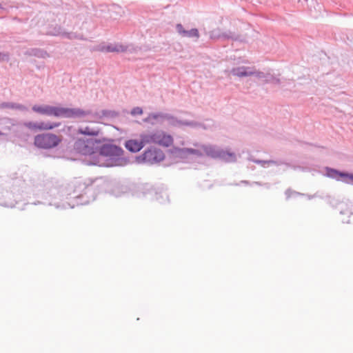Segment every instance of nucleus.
Returning <instances> with one entry per match:
<instances>
[{"instance_id":"e433bc0d","label":"nucleus","mask_w":353,"mask_h":353,"mask_svg":"<svg viewBox=\"0 0 353 353\" xmlns=\"http://www.w3.org/2000/svg\"><path fill=\"white\" fill-rule=\"evenodd\" d=\"M181 144L182 145H185L184 141H182V142L181 143Z\"/></svg>"},{"instance_id":"bb28decb","label":"nucleus","mask_w":353,"mask_h":353,"mask_svg":"<svg viewBox=\"0 0 353 353\" xmlns=\"http://www.w3.org/2000/svg\"><path fill=\"white\" fill-rule=\"evenodd\" d=\"M167 113L163 112H156L151 113V117H152V119L154 120H165Z\"/></svg>"},{"instance_id":"f3484780","label":"nucleus","mask_w":353,"mask_h":353,"mask_svg":"<svg viewBox=\"0 0 353 353\" xmlns=\"http://www.w3.org/2000/svg\"><path fill=\"white\" fill-rule=\"evenodd\" d=\"M91 114L89 115H91L92 117L97 119H101L104 117L106 118H116L119 116V113L114 110H103L99 112H92L91 110Z\"/></svg>"},{"instance_id":"20e7f679","label":"nucleus","mask_w":353,"mask_h":353,"mask_svg":"<svg viewBox=\"0 0 353 353\" xmlns=\"http://www.w3.org/2000/svg\"><path fill=\"white\" fill-rule=\"evenodd\" d=\"M141 140L147 144L154 143L163 147H169L173 143V137L161 130L149 131L140 134Z\"/></svg>"},{"instance_id":"aec40b11","label":"nucleus","mask_w":353,"mask_h":353,"mask_svg":"<svg viewBox=\"0 0 353 353\" xmlns=\"http://www.w3.org/2000/svg\"><path fill=\"white\" fill-rule=\"evenodd\" d=\"M1 108H8L18 110L22 112L28 110V108L22 104L13 102H3L0 104Z\"/></svg>"},{"instance_id":"1a4fd4ad","label":"nucleus","mask_w":353,"mask_h":353,"mask_svg":"<svg viewBox=\"0 0 353 353\" xmlns=\"http://www.w3.org/2000/svg\"><path fill=\"white\" fill-rule=\"evenodd\" d=\"M101 132V128L97 125V122L91 121L89 122L87 125H82L79 126L77 129V134L96 137L98 136Z\"/></svg>"},{"instance_id":"4468645a","label":"nucleus","mask_w":353,"mask_h":353,"mask_svg":"<svg viewBox=\"0 0 353 353\" xmlns=\"http://www.w3.org/2000/svg\"><path fill=\"white\" fill-rule=\"evenodd\" d=\"M49 34L54 36L61 35L65 38L69 39H79V40H85V39L83 37V34H77L76 32H63L60 27L55 28L54 31L49 32Z\"/></svg>"},{"instance_id":"393cba45","label":"nucleus","mask_w":353,"mask_h":353,"mask_svg":"<svg viewBox=\"0 0 353 353\" xmlns=\"http://www.w3.org/2000/svg\"><path fill=\"white\" fill-rule=\"evenodd\" d=\"M341 181L346 183L353 185V174L345 172L343 179H341Z\"/></svg>"},{"instance_id":"f03ea898","label":"nucleus","mask_w":353,"mask_h":353,"mask_svg":"<svg viewBox=\"0 0 353 353\" xmlns=\"http://www.w3.org/2000/svg\"><path fill=\"white\" fill-rule=\"evenodd\" d=\"M194 146H199V149L179 148L173 146L170 153L173 157L180 159L184 163H189L193 160V157L201 158L204 154L212 159H219L225 163L236 161V156L234 152L214 145H199L194 143Z\"/></svg>"},{"instance_id":"4c0bfd02","label":"nucleus","mask_w":353,"mask_h":353,"mask_svg":"<svg viewBox=\"0 0 353 353\" xmlns=\"http://www.w3.org/2000/svg\"><path fill=\"white\" fill-rule=\"evenodd\" d=\"M3 134H4V133H3V132H1L0 131V136L3 135Z\"/></svg>"},{"instance_id":"423d86ee","label":"nucleus","mask_w":353,"mask_h":353,"mask_svg":"<svg viewBox=\"0 0 353 353\" xmlns=\"http://www.w3.org/2000/svg\"><path fill=\"white\" fill-rule=\"evenodd\" d=\"M139 158H141L142 161L144 163L154 164L163 161L165 155L161 149L151 147L146 150Z\"/></svg>"},{"instance_id":"cd10ccee","label":"nucleus","mask_w":353,"mask_h":353,"mask_svg":"<svg viewBox=\"0 0 353 353\" xmlns=\"http://www.w3.org/2000/svg\"><path fill=\"white\" fill-rule=\"evenodd\" d=\"M130 114L132 116L141 115L143 114V110L140 107H135L131 110Z\"/></svg>"},{"instance_id":"ddd939ff","label":"nucleus","mask_w":353,"mask_h":353,"mask_svg":"<svg viewBox=\"0 0 353 353\" xmlns=\"http://www.w3.org/2000/svg\"><path fill=\"white\" fill-rule=\"evenodd\" d=\"M17 121V120L8 117L1 118L0 131L4 133L3 135L7 134L8 132H12Z\"/></svg>"},{"instance_id":"a878e982","label":"nucleus","mask_w":353,"mask_h":353,"mask_svg":"<svg viewBox=\"0 0 353 353\" xmlns=\"http://www.w3.org/2000/svg\"><path fill=\"white\" fill-rule=\"evenodd\" d=\"M276 165V166H279V165H285L288 168L291 167L290 163H286V162H285V161H283L282 160H277V161L269 160V165Z\"/></svg>"},{"instance_id":"7ed1b4c3","label":"nucleus","mask_w":353,"mask_h":353,"mask_svg":"<svg viewBox=\"0 0 353 353\" xmlns=\"http://www.w3.org/2000/svg\"><path fill=\"white\" fill-rule=\"evenodd\" d=\"M32 110L42 115L65 119H80L91 114L90 111H84L79 108H70L50 105H34Z\"/></svg>"},{"instance_id":"f704fd0d","label":"nucleus","mask_w":353,"mask_h":353,"mask_svg":"<svg viewBox=\"0 0 353 353\" xmlns=\"http://www.w3.org/2000/svg\"><path fill=\"white\" fill-rule=\"evenodd\" d=\"M241 183L248 185V184H250V182L248 181L243 180V181H241Z\"/></svg>"},{"instance_id":"f8f14e48","label":"nucleus","mask_w":353,"mask_h":353,"mask_svg":"<svg viewBox=\"0 0 353 353\" xmlns=\"http://www.w3.org/2000/svg\"><path fill=\"white\" fill-rule=\"evenodd\" d=\"M253 67L239 66L232 68L230 73L240 78L252 76Z\"/></svg>"},{"instance_id":"2f4dec72","label":"nucleus","mask_w":353,"mask_h":353,"mask_svg":"<svg viewBox=\"0 0 353 353\" xmlns=\"http://www.w3.org/2000/svg\"><path fill=\"white\" fill-rule=\"evenodd\" d=\"M152 117H151V113H150V114H149V115H148V117H146V118H145V119H143V122H145V123H151V124L154 125V122H152Z\"/></svg>"},{"instance_id":"7c9ffc66","label":"nucleus","mask_w":353,"mask_h":353,"mask_svg":"<svg viewBox=\"0 0 353 353\" xmlns=\"http://www.w3.org/2000/svg\"><path fill=\"white\" fill-rule=\"evenodd\" d=\"M285 195H286V197L288 199H289L292 194H300L299 192H295V191H293L290 189H288L285 190Z\"/></svg>"},{"instance_id":"473e14b6","label":"nucleus","mask_w":353,"mask_h":353,"mask_svg":"<svg viewBox=\"0 0 353 353\" xmlns=\"http://www.w3.org/2000/svg\"><path fill=\"white\" fill-rule=\"evenodd\" d=\"M271 83H276V84H279L280 83V79L274 77V79H273V81Z\"/></svg>"},{"instance_id":"b1692460","label":"nucleus","mask_w":353,"mask_h":353,"mask_svg":"<svg viewBox=\"0 0 353 353\" xmlns=\"http://www.w3.org/2000/svg\"><path fill=\"white\" fill-rule=\"evenodd\" d=\"M248 160L250 161H252L256 164L261 165L263 168H268L270 166L269 165V160L255 159L252 157H249Z\"/></svg>"},{"instance_id":"5701e85b","label":"nucleus","mask_w":353,"mask_h":353,"mask_svg":"<svg viewBox=\"0 0 353 353\" xmlns=\"http://www.w3.org/2000/svg\"><path fill=\"white\" fill-rule=\"evenodd\" d=\"M128 192V188L124 185H118L113 189V193L116 196H119L122 194Z\"/></svg>"},{"instance_id":"6ab92c4d","label":"nucleus","mask_w":353,"mask_h":353,"mask_svg":"<svg viewBox=\"0 0 353 353\" xmlns=\"http://www.w3.org/2000/svg\"><path fill=\"white\" fill-rule=\"evenodd\" d=\"M325 176L329 178L335 179L336 181H341L343 179L345 172H341L338 170L326 167L325 168Z\"/></svg>"},{"instance_id":"72a5a7b5","label":"nucleus","mask_w":353,"mask_h":353,"mask_svg":"<svg viewBox=\"0 0 353 353\" xmlns=\"http://www.w3.org/2000/svg\"><path fill=\"white\" fill-rule=\"evenodd\" d=\"M0 10L1 11V12L7 11V10L2 6L1 3H0Z\"/></svg>"},{"instance_id":"4be33fe9","label":"nucleus","mask_w":353,"mask_h":353,"mask_svg":"<svg viewBox=\"0 0 353 353\" xmlns=\"http://www.w3.org/2000/svg\"><path fill=\"white\" fill-rule=\"evenodd\" d=\"M253 74L258 79H264L265 83H271L274 79V76L270 73H265L263 72L257 71L253 68Z\"/></svg>"},{"instance_id":"412c9836","label":"nucleus","mask_w":353,"mask_h":353,"mask_svg":"<svg viewBox=\"0 0 353 353\" xmlns=\"http://www.w3.org/2000/svg\"><path fill=\"white\" fill-rule=\"evenodd\" d=\"M128 46L121 44H109L106 45L107 52H121L128 50Z\"/></svg>"},{"instance_id":"9b49d317","label":"nucleus","mask_w":353,"mask_h":353,"mask_svg":"<svg viewBox=\"0 0 353 353\" xmlns=\"http://www.w3.org/2000/svg\"><path fill=\"white\" fill-rule=\"evenodd\" d=\"M12 133L13 134L15 138L23 142L27 141L28 138L30 137V134L27 132L22 122L17 121Z\"/></svg>"},{"instance_id":"6e6552de","label":"nucleus","mask_w":353,"mask_h":353,"mask_svg":"<svg viewBox=\"0 0 353 353\" xmlns=\"http://www.w3.org/2000/svg\"><path fill=\"white\" fill-rule=\"evenodd\" d=\"M24 127L30 130L36 131V130H50L55 128H58L60 126V122H33V121H26L22 122Z\"/></svg>"},{"instance_id":"c9c22d12","label":"nucleus","mask_w":353,"mask_h":353,"mask_svg":"<svg viewBox=\"0 0 353 353\" xmlns=\"http://www.w3.org/2000/svg\"><path fill=\"white\" fill-rule=\"evenodd\" d=\"M254 183L256 184V185H261L260 182H254Z\"/></svg>"},{"instance_id":"2eb2a0df","label":"nucleus","mask_w":353,"mask_h":353,"mask_svg":"<svg viewBox=\"0 0 353 353\" xmlns=\"http://www.w3.org/2000/svg\"><path fill=\"white\" fill-rule=\"evenodd\" d=\"M144 145H145V143L141 140V138H140V140L130 139L125 143L126 149L132 152H137L140 151Z\"/></svg>"},{"instance_id":"9d476101","label":"nucleus","mask_w":353,"mask_h":353,"mask_svg":"<svg viewBox=\"0 0 353 353\" xmlns=\"http://www.w3.org/2000/svg\"><path fill=\"white\" fill-rule=\"evenodd\" d=\"M175 28L177 33L182 37L194 39L195 41H197L200 37L199 32L197 28H192L190 30H186L181 23H177Z\"/></svg>"},{"instance_id":"c756f323","label":"nucleus","mask_w":353,"mask_h":353,"mask_svg":"<svg viewBox=\"0 0 353 353\" xmlns=\"http://www.w3.org/2000/svg\"><path fill=\"white\" fill-rule=\"evenodd\" d=\"M94 50L99 52H106V45L103 43L100 44L94 47Z\"/></svg>"},{"instance_id":"c85d7f7f","label":"nucleus","mask_w":353,"mask_h":353,"mask_svg":"<svg viewBox=\"0 0 353 353\" xmlns=\"http://www.w3.org/2000/svg\"><path fill=\"white\" fill-rule=\"evenodd\" d=\"M10 59V54L8 52H0V61H8Z\"/></svg>"},{"instance_id":"39448f33","label":"nucleus","mask_w":353,"mask_h":353,"mask_svg":"<svg viewBox=\"0 0 353 353\" xmlns=\"http://www.w3.org/2000/svg\"><path fill=\"white\" fill-rule=\"evenodd\" d=\"M63 137L51 132H45L34 137V144L43 150H50L57 147L62 141Z\"/></svg>"},{"instance_id":"a211bd4d","label":"nucleus","mask_w":353,"mask_h":353,"mask_svg":"<svg viewBox=\"0 0 353 353\" xmlns=\"http://www.w3.org/2000/svg\"><path fill=\"white\" fill-rule=\"evenodd\" d=\"M24 54L29 57H35L41 59L50 57V54L46 50L37 48H30L27 50Z\"/></svg>"},{"instance_id":"0eeeda50","label":"nucleus","mask_w":353,"mask_h":353,"mask_svg":"<svg viewBox=\"0 0 353 353\" xmlns=\"http://www.w3.org/2000/svg\"><path fill=\"white\" fill-rule=\"evenodd\" d=\"M165 117V120L168 121V124L173 127L181 128L182 126H188L194 128H205L203 123L195 121L181 120L179 119L177 117L168 113Z\"/></svg>"},{"instance_id":"dca6fc26","label":"nucleus","mask_w":353,"mask_h":353,"mask_svg":"<svg viewBox=\"0 0 353 353\" xmlns=\"http://www.w3.org/2000/svg\"><path fill=\"white\" fill-rule=\"evenodd\" d=\"M210 37L212 39H232L236 40L237 38L233 35L230 32H221L219 29L214 30L210 32Z\"/></svg>"},{"instance_id":"f257e3e1","label":"nucleus","mask_w":353,"mask_h":353,"mask_svg":"<svg viewBox=\"0 0 353 353\" xmlns=\"http://www.w3.org/2000/svg\"><path fill=\"white\" fill-rule=\"evenodd\" d=\"M74 150L85 156H89L90 165H102L99 161L101 156L109 157L111 160H117L122 155L123 150L115 145L102 144L101 139H78L74 145Z\"/></svg>"}]
</instances>
